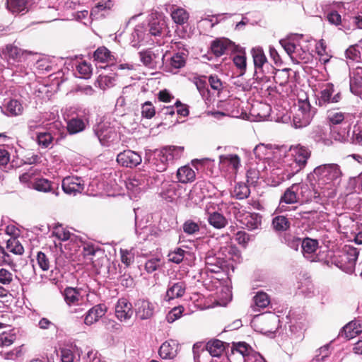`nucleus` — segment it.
I'll use <instances>...</instances> for the list:
<instances>
[{
	"instance_id": "1",
	"label": "nucleus",
	"mask_w": 362,
	"mask_h": 362,
	"mask_svg": "<svg viewBox=\"0 0 362 362\" xmlns=\"http://www.w3.org/2000/svg\"><path fill=\"white\" fill-rule=\"evenodd\" d=\"M35 53L21 49L14 44H8L0 48V69L7 68L13 75H28L34 63Z\"/></svg>"
},
{
	"instance_id": "2",
	"label": "nucleus",
	"mask_w": 362,
	"mask_h": 362,
	"mask_svg": "<svg viewBox=\"0 0 362 362\" xmlns=\"http://www.w3.org/2000/svg\"><path fill=\"white\" fill-rule=\"evenodd\" d=\"M311 175L317 182L318 187L325 189L332 197L336 186L341 182L343 173L337 163H325L315 167Z\"/></svg>"
},
{
	"instance_id": "3",
	"label": "nucleus",
	"mask_w": 362,
	"mask_h": 362,
	"mask_svg": "<svg viewBox=\"0 0 362 362\" xmlns=\"http://www.w3.org/2000/svg\"><path fill=\"white\" fill-rule=\"evenodd\" d=\"M353 115L343 112L339 109L329 110L326 114V121L329 127L330 135L335 140L342 143L349 141Z\"/></svg>"
},
{
	"instance_id": "4",
	"label": "nucleus",
	"mask_w": 362,
	"mask_h": 362,
	"mask_svg": "<svg viewBox=\"0 0 362 362\" xmlns=\"http://www.w3.org/2000/svg\"><path fill=\"white\" fill-rule=\"evenodd\" d=\"M259 165L263 170L265 182L273 187L279 185L296 175L288 162L284 158H278L276 156H274L272 160H268L267 165Z\"/></svg>"
},
{
	"instance_id": "5",
	"label": "nucleus",
	"mask_w": 362,
	"mask_h": 362,
	"mask_svg": "<svg viewBox=\"0 0 362 362\" xmlns=\"http://www.w3.org/2000/svg\"><path fill=\"white\" fill-rule=\"evenodd\" d=\"M183 151L182 146H165L146 154V160L155 170L163 172L170 164L182 157Z\"/></svg>"
},
{
	"instance_id": "6",
	"label": "nucleus",
	"mask_w": 362,
	"mask_h": 362,
	"mask_svg": "<svg viewBox=\"0 0 362 362\" xmlns=\"http://www.w3.org/2000/svg\"><path fill=\"white\" fill-rule=\"evenodd\" d=\"M359 255V250L351 245H345L332 258V263L347 274L355 271L356 264Z\"/></svg>"
},
{
	"instance_id": "7",
	"label": "nucleus",
	"mask_w": 362,
	"mask_h": 362,
	"mask_svg": "<svg viewBox=\"0 0 362 362\" xmlns=\"http://www.w3.org/2000/svg\"><path fill=\"white\" fill-rule=\"evenodd\" d=\"M117 122L111 118H104L93 127L95 135L101 145L109 146L117 139Z\"/></svg>"
},
{
	"instance_id": "8",
	"label": "nucleus",
	"mask_w": 362,
	"mask_h": 362,
	"mask_svg": "<svg viewBox=\"0 0 362 362\" xmlns=\"http://www.w3.org/2000/svg\"><path fill=\"white\" fill-rule=\"evenodd\" d=\"M310 156L311 151L308 147L297 144L290 147L289 153L286 155L284 158L297 174L305 167Z\"/></svg>"
},
{
	"instance_id": "9",
	"label": "nucleus",
	"mask_w": 362,
	"mask_h": 362,
	"mask_svg": "<svg viewBox=\"0 0 362 362\" xmlns=\"http://www.w3.org/2000/svg\"><path fill=\"white\" fill-rule=\"evenodd\" d=\"M232 247H221L217 253L209 252L205 258V266L207 272L219 273L228 266V261L230 259Z\"/></svg>"
},
{
	"instance_id": "10",
	"label": "nucleus",
	"mask_w": 362,
	"mask_h": 362,
	"mask_svg": "<svg viewBox=\"0 0 362 362\" xmlns=\"http://www.w3.org/2000/svg\"><path fill=\"white\" fill-rule=\"evenodd\" d=\"M297 109L293 117V125L296 128H302L308 126L315 113L309 101L306 100H299L296 105Z\"/></svg>"
},
{
	"instance_id": "11",
	"label": "nucleus",
	"mask_w": 362,
	"mask_h": 362,
	"mask_svg": "<svg viewBox=\"0 0 362 362\" xmlns=\"http://www.w3.org/2000/svg\"><path fill=\"white\" fill-rule=\"evenodd\" d=\"M214 188V185L209 181H198L189 192L187 205H199L207 197H211L210 192Z\"/></svg>"
},
{
	"instance_id": "12",
	"label": "nucleus",
	"mask_w": 362,
	"mask_h": 362,
	"mask_svg": "<svg viewBox=\"0 0 362 362\" xmlns=\"http://www.w3.org/2000/svg\"><path fill=\"white\" fill-rule=\"evenodd\" d=\"M297 185L300 204L311 202L322 204L325 198L330 197V193H327L325 189L319 192L305 183H297Z\"/></svg>"
},
{
	"instance_id": "13",
	"label": "nucleus",
	"mask_w": 362,
	"mask_h": 362,
	"mask_svg": "<svg viewBox=\"0 0 362 362\" xmlns=\"http://www.w3.org/2000/svg\"><path fill=\"white\" fill-rule=\"evenodd\" d=\"M341 93L336 90L332 83H327L322 86L318 93L317 104L319 107H327L332 104L338 103L341 100Z\"/></svg>"
},
{
	"instance_id": "14",
	"label": "nucleus",
	"mask_w": 362,
	"mask_h": 362,
	"mask_svg": "<svg viewBox=\"0 0 362 362\" xmlns=\"http://www.w3.org/2000/svg\"><path fill=\"white\" fill-rule=\"evenodd\" d=\"M298 187L297 183H296L285 190L279 201L278 206L279 212L296 211L298 209V206H293V204L300 203Z\"/></svg>"
},
{
	"instance_id": "15",
	"label": "nucleus",
	"mask_w": 362,
	"mask_h": 362,
	"mask_svg": "<svg viewBox=\"0 0 362 362\" xmlns=\"http://www.w3.org/2000/svg\"><path fill=\"white\" fill-rule=\"evenodd\" d=\"M151 181L146 173H136L126 182V187L131 197H137L148 188Z\"/></svg>"
},
{
	"instance_id": "16",
	"label": "nucleus",
	"mask_w": 362,
	"mask_h": 362,
	"mask_svg": "<svg viewBox=\"0 0 362 362\" xmlns=\"http://www.w3.org/2000/svg\"><path fill=\"white\" fill-rule=\"evenodd\" d=\"M166 26L164 16L161 14H156V17H152L149 21L148 29H145L146 35L148 39H151L152 43L161 45L163 42L158 37H161Z\"/></svg>"
},
{
	"instance_id": "17",
	"label": "nucleus",
	"mask_w": 362,
	"mask_h": 362,
	"mask_svg": "<svg viewBox=\"0 0 362 362\" xmlns=\"http://www.w3.org/2000/svg\"><path fill=\"white\" fill-rule=\"evenodd\" d=\"M240 167L241 160L238 154L226 153L219 156V168L221 170L235 175Z\"/></svg>"
},
{
	"instance_id": "18",
	"label": "nucleus",
	"mask_w": 362,
	"mask_h": 362,
	"mask_svg": "<svg viewBox=\"0 0 362 362\" xmlns=\"http://www.w3.org/2000/svg\"><path fill=\"white\" fill-rule=\"evenodd\" d=\"M279 43L292 59L298 61L306 58V50L303 49L293 38L281 40Z\"/></svg>"
},
{
	"instance_id": "19",
	"label": "nucleus",
	"mask_w": 362,
	"mask_h": 362,
	"mask_svg": "<svg viewBox=\"0 0 362 362\" xmlns=\"http://www.w3.org/2000/svg\"><path fill=\"white\" fill-rule=\"evenodd\" d=\"M62 187L64 193L76 195L84 190V182L81 177L67 176L62 180Z\"/></svg>"
},
{
	"instance_id": "20",
	"label": "nucleus",
	"mask_w": 362,
	"mask_h": 362,
	"mask_svg": "<svg viewBox=\"0 0 362 362\" xmlns=\"http://www.w3.org/2000/svg\"><path fill=\"white\" fill-rule=\"evenodd\" d=\"M142 161L139 153L132 150H125L119 153L117 156V163L125 168H133L139 165Z\"/></svg>"
},
{
	"instance_id": "21",
	"label": "nucleus",
	"mask_w": 362,
	"mask_h": 362,
	"mask_svg": "<svg viewBox=\"0 0 362 362\" xmlns=\"http://www.w3.org/2000/svg\"><path fill=\"white\" fill-rule=\"evenodd\" d=\"M134 306L136 316L142 320L150 319L154 314L155 304L148 300L138 299Z\"/></svg>"
},
{
	"instance_id": "22",
	"label": "nucleus",
	"mask_w": 362,
	"mask_h": 362,
	"mask_svg": "<svg viewBox=\"0 0 362 362\" xmlns=\"http://www.w3.org/2000/svg\"><path fill=\"white\" fill-rule=\"evenodd\" d=\"M318 249V241L315 239L306 238L303 240L301 252L303 257L308 261L313 262L319 261V256L317 254Z\"/></svg>"
},
{
	"instance_id": "23",
	"label": "nucleus",
	"mask_w": 362,
	"mask_h": 362,
	"mask_svg": "<svg viewBox=\"0 0 362 362\" xmlns=\"http://www.w3.org/2000/svg\"><path fill=\"white\" fill-rule=\"evenodd\" d=\"M134 310L132 303L124 298L117 300L115 305V316L120 322H127L133 315Z\"/></svg>"
},
{
	"instance_id": "24",
	"label": "nucleus",
	"mask_w": 362,
	"mask_h": 362,
	"mask_svg": "<svg viewBox=\"0 0 362 362\" xmlns=\"http://www.w3.org/2000/svg\"><path fill=\"white\" fill-rule=\"evenodd\" d=\"M186 288V284L183 281H170L164 297L165 300L170 301L182 297L185 293Z\"/></svg>"
},
{
	"instance_id": "25",
	"label": "nucleus",
	"mask_w": 362,
	"mask_h": 362,
	"mask_svg": "<svg viewBox=\"0 0 362 362\" xmlns=\"http://www.w3.org/2000/svg\"><path fill=\"white\" fill-rule=\"evenodd\" d=\"M234 49V44L227 38H220L214 40L211 45V50L216 57L228 54Z\"/></svg>"
},
{
	"instance_id": "26",
	"label": "nucleus",
	"mask_w": 362,
	"mask_h": 362,
	"mask_svg": "<svg viewBox=\"0 0 362 362\" xmlns=\"http://www.w3.org/2000/svg\"><path fill=\"white\" fill-rule=\"evenodd\" d=\"M88 115V111L86 112V110H84L83 118L78 117L71 118L67 122V130L69 133L71 134H75L83 132L89 122Z\"/></svg>"
},
{
	"instance_id": "27",
	"label": "nucleus",
	"mask_w": 362,
	"mask_h": 362,
	"mask_svg": "<svg viewBox=\"0 0 362 362\" xmlns=\"http://www.w3.org/2000/svg\"><path fill=\"white\" fill-rule=\"evenodd\" d=\"M179 345L175 340H168L163 343L158 354L163 359H173L178 353Z\"/></svg>"
},
{
	"instance_id": "28",
	"label": "nucleus",
	"mask_w": 362,
	"mask_h": 362,
	"mask_svg": "<svg viewBox=\"0 0 362 362\" xmlns=\"http://www.w3.org/2000/svg\"><path fill=\"white\" fill-rule=\"evenodd\" d=\"M63 295L64 300L69 306H75L83 303V298L80 289L67 287L64 289Z\"/></svg>"
},
{
	"instance_id": "29",
	"label": "nucleus",
	"mask_w": 362,
	"mask_h": 362,
	"mask_svg": "<svg viewBox=\"0 0 362 362\" xmlns=\"http://www.w3.org/2000/svg\"><path fill=\"white\" fill-rule=\"evenodd\" d=\"M179 185L175 183H165L160 192V197L168 202H174L180 197Z\"/></svg>"
},
{
	"instance_id": "30",
	"label": "nucleus",
	"mask_w": 362,
	"mask_h": 362,
	"mask_svg": "<svg viewBox=\"0 0 362 362\" xmlns=\"http://www.w3.org/2000/svg\"><path fill=\"white\" fill-rule=\"evenodd\" d=\"M251 54L253 58L255 65V73L258 75L263 69L264 65L267 63V59L262 47H256L252 49ZM259 77V76H257Z\"/></svg>"
},
{
	"instance_id": "31",
	"label": "nucleus",
	"mask_w": 362,
	"mask_h": 362,
	"mask_svg": "<svg viewBox=\"0 0 362 362\" xmlns=\"http://www.w3.org/2000/svg\"><path fill=\"white\" fill-rule=\"evenodd\" d=\"M107 308L104 304H98L90 308L86 315L84 322L91 325L102 317L106 313Z\"/></svg>"
},
{
	"instance_id": "32",
	"label": "nucleus",
	"mask_w": 362,
	"mask_h": 362,
	"mask_svg": "<svg viewBox=\"0 0 362 362\" xmlns=\"http://www.w3.org/2000/svg\"><path fill=\"white\" fill-rule=\"evenodd\" d=\"M188 53L186 50H182L175 53L170 58L168 71L176 73L177 70L184 67L186 64Z\"/></svg>"
},
{
	"instance_id": "33",
	"label": "nucleus",
	"mask_w": 362,
	"mask_h": 362,
	"mask_svg": "<svg viewBox=\"0 0 362 362\" xmlns=\"http://www.w3.org/2000/svg\"><path fill=\"white\" fill-rule=\"evenodd\" d=\"M206 214L208 215L207 221L209 223L216 229L223 228L228 224L226 218L216 211H211L208 207L206 209Z\"/></svg>"
},
{
	"instance_id": "34",
	"label": "nucleus",
	"mask_w": 362,
	"mask_h": 362,
	"mask_svg": "<svg viewBox=\"0 0 362 362\" xmlns=\"http://www.w3.org/2000/svg\"><path fill=\"white\" fill-rule=\"evenodd\" d=\"M176 177L178 182L187 184L195 180L196 173L190 165H185L177 169Z\"/></svg>"
},
{
	"instance_id": "35",
	"label": "nucleus",
	"mask_w": 362,
	"mask_h": 362,
	"mask_svg": "<svg viewBox=\"0 0 362 362\" xmlns=\"http://www.w3.org/2000/svg\"><path fill=\"white\" fill-rule=\"evenodd\" d=\"M6 8L13 15L25 14L28 11V0H6Z\"/></svg>"
},
{
	"instance_id": "36",
	"label": "nucleus",
	"mask_w": 362,
	"mask_h": 362,
	"mask_svg": "<svg viewBox=\"0 0 362 362\" xmlns=\"http://www.w3.org/2000/svg\"><path fill=\"white\" fill-rule=\"evenodd\" d=\"M82 254L86 261L93 262V257L98 254L103 255V251L98 245L91 242H81Z\"/></svg>"
},
{
	"instance_id": "37",
	"label": "nucleus",
	"mask_w": 362,
	"mask_h": 362,
	"mask_svg": "<svg viewBox=\"0 0 362 362\" xmlns=\"http://www.w3.org/2000/svg\"><path fill=\"white\" fill-rule=\"evenodd\" d=\"M362 332V325L359 320H353L346 325L341 332V335H344L347 339H351Z\"/></svg>"
},
{
	"instance_id": "38",
	"label": "nucleus",
	"mask_w": 362,
	"mask_h": 362,
	"mask_svg": "<svg viewBox=\"0 0 362 362\" xmlns=\"http://www.w3.org/2000/svg\"><path fill=\"white\" fill-rule=\"evenodd\" d=\"M132 40L131 45L134 47H138L141 44H146L151 42V39H148L146 35V30L141 25H136L134 32L132 33Z\"/></svg>"
},
{
	"instance_id": "39",
	"label": "nucleus",
	"mask_w": 362,
	"mask_h": 362,
	"mask_svg": "<svg viewBox=\"0 0 362 362\" xmlns=\"http://www.w3.org/2000/svg\"><path fill=\"white\" fill-rule=\"evenodd\" d=\"M1 111L7 116H17L22 113L23 106L19 100L11 99L4 104Z\"/></svg>"
},
{
	"instance_id": "40",
	"label": "nucleus",
	"mask_w": 362,
	"mask_h": 362,
	"mask_svg": "<svg viewBox=\"0 0 362 362\" xmlns=\"http://www.w3.org/2000/svg\"><path fill=\"white\" fill-rule=\"evenodd\" d=\"M231 351L233 355H240L243 357L244 362H246L250 359V354L252 352V349L247 343L240 341L233 344Z\"/></svg>"
},
{
	"instance_id": "41",
	"label": "nucleus",
	"mask_w": 362,
	"mask_h": 362,
	"mask_svg": "<svg viewBox=\"0 0 362 362\" xmlns=\"http://www.w3.org/2000/svg\"><path fill=\"white\" fill-rule=\"evenodd\" d=\"M62 362H78V358L82 354V351L76 346L62 348L61 349Z\"/></svg>"
},
{
	"instance_id": "42",
	"label": "nucleus",
	"mask_w": 362,
	"mask_h": 362,
	"mask_svg": "<svg viewBox=\"0 0 362 362\" xmlns=\"http://www.w3.org/2000/svg\"><path fill=\"white\" fill-rule=\"evenodd\" d=\"M139 54L143 64L151 68H153L158 63L160 55L158 50H157V52H155L151 49L141 51Z\"/></svg>"
},
{
	"instance_id": "43",
	"label": "nucleus",
	"mask_w": 362,
	"mask_h": 362,
	"mask_svg": "<svg viewBox=\"0 0 362 362\" xmlns=\"http://www.w3.org/2000/svg\"><path fill=\"white\" fill-rule=\"evenodd\" d=\"M271 150L269 149L264 144H259L255 146L253 149L252 155L255 156V159L258 161H254V163H264L267 165L268 160H272L269 158ZM252 156V153H250Z\"/></svg>"
},
{
	"instance_id": "44",
	"label": "nucleus",
	"mask_w": 362,
	"mask_h": 362,
	"mask_svg": "<svg viewBox=\"0 0 362 362\" xmlns=\"http://www.w3.org/2000/svg\"><path fill=\"white\" fill-rule=\"evenodd\" d=\"M241 222L249 230H255L261 225L262 216L257 213H247Z\"/></svg>"
},
{
	"instance_id": "45",
	"label": "nucleus",
	"mask_w": 362,
	"mask_h": 362,
	"mask_svg": "<svg viewBox=\"0 0 362 362\" xmlns=\"http://www.w3.org/2000/svg\"><path fill=\"white\" fill-rule=\"evenodd\" d=\"M170 16L177 25L187 24L189 18V13L183 8L173 7L170 12Z\"/></svg>"
},
{
	"instance_id": "46",
	"label": "nucleus",
	"mask_w": 362,
	"mask_h": 362,
	"mask_svg": "<svg viewBox=\"0 0 362 362\" xmlns=\"http://www.w3.org/2000/svg\"><path fill=\"white\" fill-rule=\"evenodd\" d=\"M33 188L39 192H52L55 196L59 195L57 188L55 189L54 184L47 179H38L33 184Z\"/></svg>"
},
{
	"instance_id": "47",
	"label": "nucleus",
	"mask_w": 362,
	"mask_h": 362,
	"mask_svg": "<svg viewBox=\"0 0 362 362\" xmlns=\"http://www.w3.org/2000/svg\"><path fill=\"white\" fill-rule=\"evenodd\" d=\"M362 88V67L356 66L350 72V89L352 92H357Z\"/></svg>"
},
{
	"instance_id": "48",
	"label": "nucleus",
	"mask_w": 362,
	"mask_h": 362,
	"mask_svg": "<svg viewBox=\"0 0 362 362\" xmlns=\"http://www.w3.org/2000/svg\"><path fill=\"white\" fill-rule=\"evenodd\" d=\"M206 350L213 357H219L225 350L224 344L218 339H213L209 341L206 346Z\"/></svg>"
},
{
	"instance_id": "49",
	"label": "nucleus",
	"mask_w": 362,
	"mask_h": 362,
	"mask_svg": "<svg viewBox=\"0 0 362 362\" xmlns=\"http://www.w3.org/2000/svg\"><path fill=\"white\" fill-rule=\"evenodd\" d=\"M261 164H264V163H257V167L251 166L247 171V182L250 184L255 185L259 178H262L264 180V176L263 175V170L260 168Z\"/></svg>"
},
{
	"instance_id": "50",
	"label": "nucleus",
	"mask_w": 362,
	"mask_h": 362,
	"mask_svg": "<svg viewBox=\"0 0 362 362\" xmlns=\"http://www.w3.org/2000/svg\"><path fill=\"white\" fill-rule=\"evenodd\" d=\"M346 57L353 62H362V45L360 42L354 45L350 46L345 52Z\"/></svg>"
},
{
	"instance_id": "51",
	"label": "nucleus",
	"mask_w": 362,
	"mask_h": 362,
	"mask_svg": "<svg viewBox=\"0 0 362 362\" xmlns=\"http://www.w3.org/2000/svg\"><path fill=\"white\" fill-rule=\"evenodd\" d=\"M93 57L95 61L102 63L112 62L115 60V57L111 52L105 47H98L95 51Z\"/></svg>"
},
{
	"instance_id": "52",
	"label": "nucleus",
	"mask_w": 362,
	"mask_h": 362,
	"mask_svg": "<svg viewBox=\"0 0 362 362\" xmlns=\"http://www.w3.org/2000/svg\"><path fill=\"white\" fill-rule=\"evenodd\" d=\"M92 71L93 69L90 64L82 62L76 66L74 75L80 78L88 79L91 76Z\"/></svg>"
},
{
	"instance_id": "53",
	"label": "nucleus",
	"mask_w": 362,
	"mask_h": 362,
	"mask_svg": "<svg viewBox=\"0 0 362 362\" xmlns=\"http://www.w3.org/2000/svg\"><path fill=\"white\" fill-rule=\"evenodd\" d=\"M115 76L113 75L100 74L95 82V86L102 90L113 87L115 84Z\"/></svg>"
},
{
	"instance_id": "54",
	"label": "nucleus",
	"mask_w": 362,
	"mask_h": 362,
	"mask_svg": "<svg viewBox=\"0 0 362 362\" xmlns=\"http://www.w3.org/2000/svg\"><path fill=\"white\" fill-rule=\"evenodd\" d=\"M36 141L40 147L42 148H51L52 146L53 136L49 132H37Z\"/></svg>"
},
{
	"instance_id": "55",
	"label": "nucleus",
	"mask_w": 362,
	"mask_h": 362,
	"mask_svg": "<svg viewBox=\"0 0 362 362\" xmlns=\"http://www.w3.org/2000/svg\"><path fill=\"white\" fill-rule=\"evenodd\" d=\"M16 279V276L12 271L5 268L0 269V285L9 287Z\"/></svg>"
},
{
	"instance_id": "56",
	"label": "nucleus",
	"mask_w": 362,
	"mask_h": 362,
	"mask_svg": "<svg viewBox=\"0 0 362 362\" xmlns=\"http://www.w3.org/2000/svg\"><path fill=\"white\" fill-rule=\"evenodd\" d=\"M6 249L14 255H21L24 252V248L20 241L15 237H10L6 241Z\"/></svg>"
},
{
	"instance_id": "57",
	"label": "nucleus",
	"mask_w": 362,
	"mask_h": 362,
	"mask_svg": "<svg viewBox=\"0 0 362 362\" xmlns=\"http://www.w3.org/2000/svg\"><path fill=\"white\" fill-rule=\"evenodd\" d=\"M12 164H16L15 161L13 160L11 162V156L9 152L4 149H0V168L4 170L8 171L10 168H14L15 166H12Z\"/></svg>"
},
{
	"instance_id": "58",
	"label": "nucleus",
	"mask_w": 362,
	"mask_h": 362,
	"mask_svg": "<svg viewBox=\"0 0 362 362\" xmlns=\"http://www.w3.org/2000/svg\"><path fill=\"white\" fill-rule=\"evenodd\" d=\"M250 191L249 187L245 183H237L232 192L233 197L238 199H243L250 195Z\"/></svg>"
},
{
	"instance_id": "59",
	"label": "nucleus",
	"mask_w": 362,
	"mask_h": 362,
	"mask_svg": "<svg viewBox=\"0 0 362 362\" xmlns=\"http://www.w3.org/2000/svg\"><path fill=\"white\" fill-rule=\"evenodd\" d=\"M290 221L284 216H277L272 221V226L276 231H286L290 228Z\"/></svg>"
},
{
	"instance_id": "60",
	"label": "nucleus",
	"mask_w": 362,
	"mask_h": 362,
	"mask_svg": "<svg viewBox=\"0 0 362 362\" xmlns=\"http://www.w3.org/2000/svg\"><path fill=\"white\" fill-rule=\"evenodd\" d=\"M253 303L254 307L264 308L269 304L270 300L267 293L263 291H259L253 297Z\"/></svg>"
},
{
	"instance_id": "61",
	"label": "nucleus",
	"mask_w": 362,
	"mask_h": 362,
	"mask_svg": "<svg viewBox=\"0 0 362 362\" xmlns=\"http://www.w3.org/2000/svg\"><path fill=\"white\" fill-rule=\"evenodd\" d=\"M313 138L316 142L322 144L325 146H329L332 144V141L328 138L327 134L320 127H317L313 131Z\"/></svg>"
},
{
	"instance_id": "62",
	"label": "nucleus",
	"mask_w": 362,
	"mask_h": 362,
	"mask_svg": "<svg viewBox=\"0 0 362 362\" xmlns=\"http://www.w3.org/2000/svg\"><path fill=\"white\" fill-rule=\"evenodd\" d=\"M182 229L186 234L194 235L199 231L200 227L198 223L189 219L183 223Z\"/></svg>"
},
{
	"instance_id": "63",
	"label": "nucleus",
	"mask_w": 362,
	"mask_h": 362,
	"mask_svg": "<svg viewBox=\"0 0 362 362\" xmlns=\"http://www.w3.org/2000/svg\"><path fill=\"white\" fill-rule=\"evenodd\" d=\"M37 263L39 266V267L42 271H47L50 268V261L49 258L47 257V255L42 252H38L37 254L36 257Z\"/></svg>"
},
{
	"instance_id": "64",
	"label": "nucleus",
	"mask_w": 362,
	"mask_h": 362,
	"mask_svg": "<svg viewBox=\"0 0 362 362\" xmlns=\"http://www.w3.org/2000/svg\"><path fill=\"white\" fill-rule=\"evenodd\" d=\"M97 355V351L88 349L84 355H79L78 362H99L100 359L98 358Z\"/></svg>"
}]
</instances>
